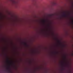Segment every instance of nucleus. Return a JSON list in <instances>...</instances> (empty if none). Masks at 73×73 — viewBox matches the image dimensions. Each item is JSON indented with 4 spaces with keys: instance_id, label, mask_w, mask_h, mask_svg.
<instances>
[{
    "instance_id": "1",
    "label": "nucleus",
    "mask_w": 73,
    "mask_h": 73,
    "mask_svg": "<svg viewBox=\"0 0 73 73\" xmlns=\"http://www.w3.org/2000/svg\"><path fill=\"white\" fill-rule=\"evenodd\" d=\"M62 16L64 17H68V15H67L66 14V13H65V12H64L63 13Z\"/></svg>"
},
{
    "instance_id": "2",
    "label": "nucleus",
    "mask_w": 73,
    "mask_h": 73,
    "mask_svg": "<svg viewBox=\"0 0 73 73\" xmlns=\"http://www.w3.org/2000/svg\"><path fill=\"white\" fill-rule=\"evenodd\" d=\"M7 62H8V63H9L10 62H11L9 61V60L8 59H7Z\"/></svg>"
},
{
    "instance_id": "3",
    "label": "nucleus",
    "mask_w": 73,
    "mask_h": 73,
    "mask_svg": "<svg viewBox=\"0 0 73 73\" xmlns=\"http://www.w3.org/2000/svg\"><path fill=\"white\" fill-rule=\"evenodd\" d=\"M42 22L43 23L45 24V22H46V21L45 20H43L42 21Z\"/></svg>"
},
{
    "instance_id": "4",
    "label": "nucleus",
    "mask_w": 73,
    "mask_h": 73,
    "mask_svg": "<svg viewBox=\"0 0 73 73\" xmlns=\"http://www.w3.org/2000/svg\"><path fill=\"white\" fill-rule=\"evenodd\" d=\"M24 45H25L26 46L27 45V44H26V43H24Z\"/></svg>"
},
{
    "instance_id": "5",
    "label": "nucleus",
    "mask_w": 73,
    "mask_h": 73,
    "mask_svg": "<svg viewBox=\"0 0 73 73\" xmlns=\"http://www.w3.org/2000/svg\"><path fill=\"white\" fill-rule=\"evenodd\" d=\"M7 69H8V70H9V72H10V70H9V68H7Z\"/></svg>"
},
{
    "instance_id": "6",
    "label": "nucleus",
    "mask_w": 73,
    "mask_h": 73,
    "mask_svg": "<svg viewBox=\"0 0 73 73\" xmlns=\"http://www.w3.org/2000/svg\"><path fill=\"white\" fill-rule=\"evenodd\" d=\"M72 23H73V21H72Z\"/></svg>"
},
{
    "instance_id": "7",
    "label": "nucleus",
    "mask_w": 73,
    "mask_h": 73,
    "mask_svg": "<svg viewBox=\"0 0 73 73\" xmlns=\"http://www.w3.org/2000/svg\"><path fill=\"white\" fill-rule=\"evenodd\" d=\"M62 63L63 64V62H62Z\"/></svg>"
},
{
    "instance_id": "8",
    "label": "nucleus",
    "mask_w": 73,
    "mask_h": 73,
    "mask_svg": "<svg viewBox=\"0 0 73 73\" xmlns=\"http://www.w3.org/2000/svg\"><path fill=\"white\" fill-rule=\"evenodd\" d=\"M50 16H51V15H50Z\"/></svg>"
}]
</instances>
